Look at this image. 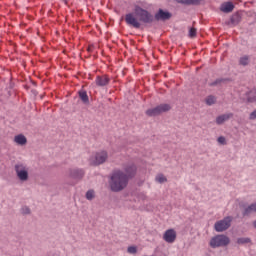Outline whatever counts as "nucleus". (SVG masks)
I'll list each match as a JSON object with an SVG mask.
<instances>
[{
    "instance_id": "obj_26",
    "label": "nucleus",
    "mask_w": 256,
    "mask_h": 256,
    "mask_svg": "<svg viewBox=\"0 0 256 256\" xmlns=\"http://www.w3.org/2000/svg\"><path fill=\"white\" fill-rule=\"evenodd\" d=\"M219 145H227V139H225V136H220L217 139Z\"/></svg>"
},
{
    "instance_id": "obj_21",
    "label": "nucleus",
    "mask_w": 256,
    "mask_h": 256,
    "mask_svg": "<svg viewBox=\"0 0 256 256\" xmlns=\"http://www.w3.org/2000/svg\"><path fill=\"white\" fill-rule=\"evenodd\" d=\"M206 105H209V106H211V105H215V103H217V98H215V96H208L207 98H206Z\"/></svg>"
},
{
    "instance_id": "obj_11",
    "label": "nucleus",
    "mask_w": 256,
    "mask_h": 256,
    "mask_svg": "<svg viewBox=\"0 0 256 256\" xmlns=\"http://www.w3.org/2000/svg\"><path fill=\"white\" fill-rule=\"evenodd\" d=\"M163 239L166 243H175L177 232L173 229H168L164 232Z\"/></svg>"
},
{
    "instance_id": "obj_25",
    "label": "nucleus",
    "mask_w": 256,
    "mask_h": 256,
    "mask_svg": "<svg viewBox=\"0 0 256 256\" xmlns=\"http://www.w3.org/2000/svg\"><path fill=\"white\" fill-rule=\"evenodd\" d=\"M240 65H243L246 67V65H249V56H243L239 60Z\"/></svg>"
},
{
    "instance_id": "obj_20",
    "label": "nucleus",
    "mask_w": 256,
    "mask_h": 256,
    "mask_svg": "<svg viewBox=\"0 0 256 256\" xmlns=\"http://www.w3.org/2000/svg\"><path fill=\"white\" fill-rule=\"evenodd\" d=\"M178 3H184L185 5H199L201 0H177Z\"/></svg>"
},
{
    "instance_id": "obj_16",
    "label": "nucleus",
    "mask_w": 256,
    "mask_h": 256,
    "mask_svg": "<svg viewBox=\"0 0 256 256\" xmlns=\"http://www.w3.org/2000/svg\"><path fill=\"white\" fill-rule=\"evenodd\" d=\"M79 98L84 103V105H89V96L87 95V91L80 90L78 92Z\"/></svg>"
},
{
    "instance_id": "obj_5",
    "label": "nucleus",
    "mask_w": 256,
    "mask_h": 256,
    "mask_svg": "<svg viewBox=\"0 0 256 256\" xmlns=\"http://www.w3.org/2000/svg\"><path fill=\"white\" fill-rule=\"evenodd\" d=\"M231 243V240L226 235H217L210 240V246L213 249L216 247H227Z\"/></svg>"
},
{
    "instance_id": "obj_31",
    "label": "nucleus",
    "mask_w": 256,
    "mask_h": 256,
    "mask_svg": "<svg viewBox=\"0 0 256 256\" xmlns=\"http://www.w3.org/2000/svg\"><path fill=\"white\" fill-rule=\"evenodd\" d=\"M223 79H217L216 81L212 82L211 85L215 86V85H219V83H223Z\"/></svg>"
},
{
    "instance_id": "obj_7",
    "label": "nucleus",
    "mask_w": 256,
    "mask_h": 256,
    "mask_svg": "<svg viewBox=\"0 0 256 256\" xmlns=\"http://www.w3.org/2000/svg\"><path fill=\"white\" fill-rule=\"evenodd\" d=\"M66 175L67 177H69V179H72V181H74V183L72 184L74 185L75 183L81 181L83 177H85V171L81 168H70L68 169Z\"/></svg>"
},
{
    "instance_id": "obj_6",
    "label": "nucleus",
    "mask_w": 256,
    "mask_h": 256,
    "mask_svg": "<svg viewBox=\"0 0 256 256\" xmlns=\"http://www.w3.org/2000/svg\"><path fill=\"white\" fill-rule=\"evenodd\" d=\"M167 111H171V105L169 104H160L155 108H150L146 111V115L148 117H157V115H161V113H167Z\"/></svg>"
},
{
    "instance_id": "obj_12",
    "label": "nucleus",
    "mask_w": 256,
    "mask_h": 256,
    "mask_svg": "<svg viewBox=\"0 0 256 256\" xmlns=\"http://www.w3.org/2000/svg\"><path fill=\"white\" fill-rule=\"evenodd\" d=\"M111 79L107 75L97 76L95 83L98 87H107L109 85Z\"/></svg>"
},
{
    "instance_id": "obj_4",
    "label": "nucleus",
    "mask_w": 256,
    "mask_h": 256,
    "mask_svg": "<svg viewBox=\"0 0 256 256\" xmlns=\"http://www.w3.org/2000/svg\"><path fill=\"white\" fill-rule=\"evenodd\" d=\"M135 15L140 23H153V15L139 6L135 8Z\"/></svg>"
},
{
    "instance_id": "obj_22",
    "label": "nucleus",
    "mask_w": 256,
    "mask_h": 256,
    "mask_svg": "<svg viewBox=\"0 0 256 256\" xmlns=\"http://www.w3.org/2000/svg\"><path fill=\"white\" fill-rule=\"evenodd\" d=\"M238 245H247V243H251V238L242 237L237 239Z\"/></svg>"
},
{
    "instance_id": "obj_28",
    "label": "nucleus",
    "mask_w": 256,
    "mask_h": 256,
    "mask_svg": "<svg viewBox=\"0 0 256 256\" xmlns=\"http://www.w3.org/2000/svg\"><path fill=\"white\" fill-rule=\"evenodd\" d=\"M85 197L88 201H93V199H95V194L94 193H86Z\"/></svg>"
},
{
    "instance_id": "obj_15",
    "label": "nucleus",
    "mask_w": 256,
    "mask_h": 256,
    "mask_svg": "<svg viewBox=\"0 0 256 256\" xmlns=\"http://www.w3.org/2000/svg\"><path fill=\"white\" fill-rule=\"evenodd\" d=\"M233 9H235V6L231 2H226V3L222 4V6H221V11L223 13H231V11H233Z\"/></svg>"
},
{
    "instance_id": "obj_18",
    "label": "nucleus",
    "mask_w": 256,
    "mask_h": 256,
    "mask_svg": "<svg viewBox=\"0 0 256 256\" xmlns=\"http://www.w3.org/2000/svg\"><path fill=\"white\" fill-rule=\"evenodd\" d=\"M247 100H248L249 103H255V101H256V89L251 90L248 93Z\"/></svg>"
},
{
    "instance_id": "obj_27",
    "label": "nucleus",
    "mask_w": 256,
    "mask_h": 256,
    "mask_svg": "<svg viewBox=\"0 0 256 256\" xmlns=\"http://www.w3.org/2000/svg\"><path fill=\"white\" fill-rule=\"evenodd\" d=\"M128 253H130L131 255H135V253H137V247L135 246H129L127 249Z\"/></svg>"
},
{
    "instance_id": "obj_24",
    "label": "nucleus",
    "mask_w": 256,
    "mask_h": 256,
    "mask_svg": "<svg viewBox=\"0 0 256 256\" xmlns=\"http://www.w3.org/2000/svg\"><path fill=\"white\" fill-rule=\"evenodd\" d=\"M239 21H241V17L239 16V14H235L231 17L232 25H237V23H239Z\"/></svg>"
},
{
    "instance_id": "obj_2",
    "label": "nucleus",
    "mask_w": 256,
    "mask_h": 256,
    "mask_svg": "<svg viewBox=\"0 0 256 256\" xmlns=\"http://www.w3.org/2000/svg\"><path fill=\"white\" fill-rule=\"evenodd\" d=\"M14 171L16 173L17 179H19L21 183H27V181H29V167H27V164H16L14 166Z\"/></svg>"
},
{
    "instance_id": "obj_19",
    "label": "nucleus",
    "mask_w": 256,
    "mask_h": 256,
    "mask_svg": "<svg viewBox=\"0 0 256 256\" xmlns=\"http://www.w3.org/2000/svg\"><path fill=\"white\" fill-rule=\"evenodd\" d=\"M155 181L156 183H160V184L167 183V176L160 173L156 175Z\"/></svg>"
},
{
    "instance_id": "obj_10",
    "label": "nucleus",
    "mask_w": 256,
    "mask_h": 256,
    "mask_svg": "<svg viewBox=\"0 0 256 256\" xmlns=\"http://www.w3.org/2000/svg\"><path fill=\"white\" fill-rule=\"evenodd\" d=\"M173 15L169 11L159 9L154 18L156 21H169Z\"/></svg>"
},
{
    "instance_id": "obj_23",
    "label": "nucleus",
    "mask_w": 256,
    "mask_h": 256,
    "mask_svg": "<svg viewBox=\"0 0 256 256\" xmlns=\"http://www.w3.org/2000/svg\"><path fill=\"white\" fill-rule=\"evenodd\" d=\"M22 215H31V208L29 206H22L20 209Z\"/></svg>"
},
{
    "instance_id": "obj_8",
    "label": "nucleus",
    "mask_w": 256,
    "mask_h": 256,
    "mask_svg": "<svg viewBox=\"0 0 256 256\" xmlns=\"http://www.w3.org/2000/svg\"><path fill=\"white\" fill-rule=\"evenodd\" d=\"M232 221H233V219L229 216L225 217L222 220L217 221L214 224L215 231H217V233H223V231H227V229H229V227H231Z\"/></svg>"
},
{
    "instance_id": "obj_3",
    "label": "nucleus",
    "mask_w": 256,
    "mask_h": 256,
    "mask_svg": "<svg viewBox=\"0 0 256 256\" xmlns=\"http://www.w3.org/2000/svg\"><path fill=\"white\" fill-rule=\"evenodd\" d=\"M107 159H109V154L107 153V151L102 150L92 155L89 158V163L90 165H94V166L103 165V163H105Z\"/></svg>"
},
{
    "instance_id": "obj_29",
    "label": "nucleus",
    "mask_w": 256,
    "mask_h": 256,
    "mask_svg": "<svg viewBox=\"0 0 256 256\" xmlns=\"http://www.w3.org/2000/svg\"><path fill=\"white\" fill-rule=\"evenodd\" d=\"M195 35H197V29L191 28L190 31H189V36L190 37H195Z\"/></svg>"
},
{
    "instance_id": "obj_32",
    "label": "nucleus",
    "mask_w": 256,
    "mask_h": 256,
    "mask_svg": "<svg viewBox=\"0 0 256 256\" xmlns=\"http://www.w3.org/2000/svg\"><path fill=\"white\" fill-rule=\"evenodd\" d=\"M252 225H253L254 229H256V220L253 221Z\"/></svg>"
},
{
    "instance_id": "obj_1",
    "label": "nucleus",
    "mask_w": 256,
    "mask_h": 256,
    "mask_svg": "<svg viewBox=\"0 0 256 256\" xmlns=\"http://www.w3.org/2000/svg\"><path fill=\"white\" fill-rule=\"evenodd\" d=\"M122 170H114L110 177V189L115 193L123 191L129 185V180L135 177L137 173V167L133 163H128L123 167Z\"/></svg>"
},
{
    "instance_id": "obj_13",
    "label": "nucleus",
    "mask_w": 256,
    "mask_h": 256,
    "mask_svg": "<svg viewBox=\"0 0 256 256\" xmlns=\"http://www.w3.org/2000/svg\"><path fill=\"white\" fill-rule=\"evenodd\" d=\"M229 119H233V113H226L216 117V124L223 125V123L229 121Z\"/></svg>"
},
{
    "instance_id": "obj_9",
    "label": "nucleus",
    "mask_w": 256,
    "mask_h": 256,
    "mask_svg": "<svg viewBox=\"0 0 256 256\" xmlns=\"http://www.w3.org/2000/svg\"><path fill=\"white\" fill-rule=\"evenodd\" d=\"M125 21L127 25L130 27H134V29H139L141 27V22L139 21V18L135 16L133 13H128L125 16Z\"/></svg>"
},
{
    "instance_id": "obj_17",
    "label": "nucleus",
    "mask_w": 256,
    "mask_h": 256,
    "mask_svg": "<svg viewBox=\"0 0 256 256\" xmlns=\"http://www.w3.org/2000/svg\"><path fill=\"white\" fill-rule=\"evenodd\" d=\"M251 213H256V203L245 208L243 215H251Z\"/></svg>"
},
{
    "instance_id": "obj_14",
    "label": "nucleus",
    "mask_w": 256,
    "mask_h": 256,
    "mask_svg": "<svg viewBox=\"0 0 256 256\" xmlns=\"http://www.w3.org/2000/svg\"><path fill=\"white\" fill-rule=\"evenodd\" d=\"M14 141L17 145H27V137H25L23 134L16 135L14 137Z\"/></svg>"
},
{
    "instance_id": "obj_33",
    "label": "nucleus",
    "mask_w": 256,
    "mask_h": 256,
    "mask_svg": "<svg viewBox=\"0 0 256 256\" xmlns=\"http://www.w3.org/2000/svg\"><path fill=\"white\" fill-rule=\"evenodd\" d=\"M87 193H93L91 190L87 191Z\"/></svg>"
},
{
    "instance_id": "obj_30",
    "label": "nucleus",
    "mask_w": 256,
    "mask_h": 256,
    "mask_svg": "<svg viewBox=\"0 0 256 256\" xmlns=\"http://www.w3.org/2000/svg\"><path fill=\"white\" fill-rule=\"evenodd\" d=\"M249 119L251 121L255 120L256 119V109L250 113V116H249Z\"/></svg>"
}]
</instances>
